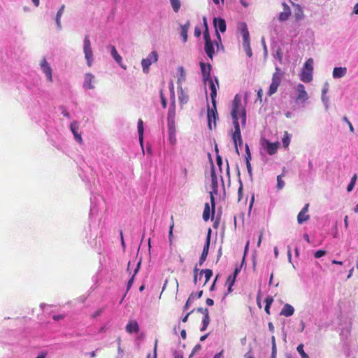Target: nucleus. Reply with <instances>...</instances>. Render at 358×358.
<instances>
[{
  "mask_svg": "<svg viewBox=\"0 0 358 358\" xmlns=\"http://www.w3.org/2000/svg\"><path fill=\"white\" fill-rule=\"evenodd\" d=\"M231 116H240L241 119V124L243 127L246 124V111L241 106V98L238 94H236L233 102Z\"/></svg>",
  "mask_w": 358,
  "mask_h": 358,
  "instance_id": "1",
  "label": "nucleus"
},
{
  "mask_svg": "<svg viewBox=\"0 0 358 358\" xmlns=\"http://www.w3.org/2000/svg\"><path fill=\"white\" fill-rule=\"evenodd\" d=\"M313 59L309 58L304 64L301 73L300 74V79L304 83H310L313 80Z\"/></svg>",
  "mask_w": 358,
  "mask_h": 358,
  "instance_id": "2",
  "label": "nucleus"
},
{
  "mask_svg": "<svg viewBox=\"0 0 358 358\" xmlns=\"http://www.w3.org/2000/svg\"><path fill=\"white\" fill-rule=\"evenodd\" d=\"M282 81V73L279 68H276V71L273 74L272 81L268 91V95L271 96L277 92L278 87Z\"/></svg>",
  "mask_w": 358,
  "mask_h": 358,
  "instance_id": "3",
  "label": "nucleus"
},
{
  "mask_svg": "<svg viewBox=\"0 0 358 358\" xmlns=\"http://www.w3.org/2000/svg\"><path fill=\"white\" fill-rule=\"evenodd\" d=\"M83 51L85 53V57L87 60L88 66H91L93 60V52L91 47V43L90 41L89 35H86L83 41Z\"/></svg>",
  "mask_w": 358,
  "mask_h": 358,
  "instance_id": "4",
  "label": "nucleus"
},
{
  "mask_svg": "<svg viewBox=\"0 0 358 358\" xmlns=\"http://www.w3.org/2000/svg\"><path fill=\"white\" fill-rule=\"evenodd\" d=\"M158 54L157 51H152L147 58H144L141 61V65L144 73H148L149 72L150 66L157 61Z\"/></svg>",
  "mask_w": 358,
  "mask_h": 358,
  "instance_id": "5",
  "label": "nucleus"
},
{
  "mask_svg": "<svg viewBox=\"0 0 358 358\" xmlns=\"http://www.w3.org/2000/svg\"><path fill=\"white\" fill-rule=\"evenodd\" d=\"M203 38L205 41V45H204L205 52L207 54L208 57L212 59L213 57L215 51H214L213 44L211 41V38H210V36L208 29H205V31L203 32Z\"/></svg>",
  "mask_w": 358,
  "mask_h": 358,
  "instance_id": "6",
  "label": "nucleus"
},
{
  "mask_svg": "<svg viewBox=\"0 0 358 358\" xmlns=\"http://www.w3.org/2000/svg\"><path fill=\"white\" fill-rule=\"evenodd\" d=\"M262 145L269 155H273L277 152L280 143L279 142L271 143L267 139H264Z\"/></svg>",
  "mask_w": 358,
  "mask_h": 358,
  "instance_id": "7",
  "label": "nucleus"
},
{
  "mask_svg": "<svg viewBox=\"0 0 358 358\" xmlns=\"http://www.w3.org/2000/svg\"><path fill=\"white\" fill-rule=\"evenodd\" d=\"M296 101L306 102L308 99V95L302 84H299L296 87Z\"/></svg>",
  "mask_w": 358,
  "mask_h": 358,
  "instance_id": "8",
  "label": "nucleus"
},
{
  "mask_svg": "<svg viewBox=\"0 0 358 358\" xmlns=\"http://www.w3.org/2000/svg\"><path fill=\"white\" fill-rule=\"evenodd\" d=\"M43 72L46 75L48 80L52 82V69L46 59L43 58L40 63Z\"/></svg>",
  "mask_w": 358,
  "mask_h": 358,
  "instance_id": "9",
  "label": "nucleus"
},
{
  "mask_svg": "<svg viewBox=\"0 0 358 358\" xmlns=\"http://www.w3.org/2000/svg\"><path fill=\"white\" fill-rule=\"evenodd\" d=\"M199 64H200L203 81L206 82L207 80L211 79V77H210L211 65L210 64H205L203 62H201Z\"/></svg>",
  "mask_w": 358,
  "mask_h": 358,
  "instance_id": "10",
  "label": "nucleus"
},
{
  "mask_svg": "<svg viewBox=\"0 0 358 358\" xmlns=\"http://www.w3.org/2000/svg\"><path fill=\"white\" fill-rule=\"evenodd\" d=\"M309 204L306 203L302 210L297 215V222L299 224H302L304 222L308 221L310 219V215L307 214L308 210Z\"/></svg>",
  "mask_w": 358,
  "mask_h": 358,
  "instance_id": "11",
  "label": "nucleus"
},
{
  "mask_svg": "<svg viewBox=\"0 0 358 358\" xmlns=\"http://www.w3.org/2000/svg\"><path fill=\"white\" fill-rule=\"evenodd\" d=\"M217 117V112L216 108V103H215V106H213V108L210 109L208 108V124L210 129H212V121L213 120L214 124L215 125V120Z\"/></svg>",
  "mask_w": 358,
  "mask_h": 358,
  "instance_id": "12",
  "label": "nucleus"
},
{
  "mask_svg": "<svg viewBox=\"0 0 358 358\" xmlns=\"http://www.w3.org/2000/svg\"><path fill=\"white\" fill-rule=\"evenodd\" d=\"M176 108L175 106H170L168 111L167 121L169 129L175 127Z\"/></svg>",
  "mask_w": 358,
  "mask_h": 358,
  "instance_id": "13",
  "label": "nucleus"
},
{
  "mask_svg": "<svg viewBox=\"0 0 358 358\" xmlns=\"http://www.w3.org/2000/svg\"><path fill=\"white\" fill-rule=\"evenodd\" d=\"M95 81V77L90 73H87L85 75L84 82H83V87L85 89H94V86L93 85V83Z\"/></svg>",
  "mask_w": 358,
  "mask_h": 358,
  "instance_id": "14",
  "label": "nucleus"
},
{
  "mask_svg": "<svg viewBox=\"0 0 358 358\" xmlns=\"http://www.w3.org/2000/svg\"><path fill=\"white\" fill-rule=\"evenodd\" d=\"M283 11L279 15L278 19L280 22L286 21L291 15V10L286 3H282Z\"/></svg>",
  "mask_w": 358,
  "mask_h": 358,
  "instance_id": "15",
  "label": "nucleus"
},
{
  "mask_svg": "<svg viewBox=\"0 0 358 358\" xmlns=\"http://www.w3.org/2000/svg\"><path fill=\"white\" fill-rule=\"evenodd\" d=\"M70 128H71V130L76 140L79 143L81 144L83 143V138H82L81 134L78 132V129H79L78 123L76 121L71 122V125H70Z\"/></svg>",
  "mask_w": 358,
  "mask_h": 358,
  "instance_id": "16",
  "label": "nucleus"
},
{
  "mask_svg": "<svg viewBox=\"0 0 358 358\" xmlns=\"http://www.w3.org/2000/svg\"><path fill=\"white\" fill-rule=\"evenodd\" d=\"M232 140L237 153H238V144L241 145L243 143L241 130H234L232 133Z\"/></svg>",
  "mask_w": 358,
  "mask_h": 358,
  "instance_id": "17",
  "label": "nucleus"
},
{
  "mask_svg": "<svg viewBox=\"0 0 358 358\" xmlns=\"http://www.w3.org/2000/svg\"><path fill=\"white\" fill-rule=\"evenodd\" d=\"M292 6L294 8V17L296 22H299L304 18V14L301 6L299 4L292 2Z\"/></svg>",
  "mask_w": 358,
  "mask_h": 358,
  "instance_id": "18",
  "label": "nucleus"
},
{
  "mask_svg": "<svg viewBox=\"0 0 358 358\" xmlns=\"http://www.w3.org/2000/svg\"><path fill=\"white\" fill-rule=\"evenodd\" d=\"M110 53L115 62L124 69H127V66L122 64V57L118 54L116 48L114 45H110Z\"/></svg>",
  "mask_w": 358,
  "mask_h": 358,
  "instance_id": "19",
  "label": "nucleus"
},
{
  "mask_svg": "<svg viewBox=\"0 0 358 358\" xmlns=\"http://www.w3.org/2000/svg\"><path fill=\"white\" fill-rule=\"evenodd\" d=\"M207 81H208L209 83V86L210 89V97L212 104L213 106H215V103H216L217 87L212 78L210 80H207Z\"/></svg>",
  "mask_w": 358,
  "mask_h": 358,
  "instance_id": "20",
  "label": "nucleus"
},
{
  "mask_svg": "<svg viewBox=\"0 0 358 358\" xmlns=\"http://www.w3.org/2000/svg\"><path fill=\"white\" fill-rule=\"evenodd\" d=\"M213 24H214V26L216 29H219V30L223 33L226 31V28H227V26H226V22L224 19L222 18H217V17H215L214 20H213Z\"/></svg>",
  "mask_w": 358,
  "mask_h": 358,
  "instance_id": "21",
  "label": "nucleus"
},
{
  "mask_svg": "<svg viewBox=\"0 0 358 358\" xmlns=\"http://www.w3.org/2000/svg\"><path fill=\"white\" fill-rule=\"evenodd\" d=\"M347 73L346 67H335L333 70L332 76L334 78H341Z\"/></svg>",
  "mask_w": 358,
  "mask_h": 358,
  "instance_id": "22",
  "label": "nucleus"
},
{
  "mask_svg": "<svg viewBox=\"0 0 358 358\" xmlns=\"http://www.w3.org/2000/svg\"><path fill=\"white\" fill-rule=\"evenodd\" d=\"M126 331L129 333H137L138 331V324L136 321L131 320L126 326Z\"/></svg>",
  "mask_w": 358,
  "mask_h": 358,
  "instance_id": "23",
  "label": "nucleus"
},
{
  "mask_svg": "<svg viewBox=\"0 0 358 358\" xmlns=\"http://www.w3.org/2000/svg\"><path fill=\"white\" fill-rule=\"evenodd\" d=\"M189 27H190L189 21H187V22L185 24H184L183 25H181L180 35L182 38L184 43H186L187 41V32H188V29H189Z\"/></svg>",
  "mask_w": 358,
  "mask_h": 358,
  "instance_id": "24",
  "label": "nucleus"
},
{
  "mask_svg": "<svg viewBox=\"0 0 358 358\" xmlns=\"http://www.w3.org/2000/svg\"><path fill=\"white\" fill-rule=\"evenodd\" d=\"M210 234H211V230H210V229H209L208 234H207L206 243L203 246V251H202L201 254H204V255H207L208 254V250H209V247H210Z\"/></svg>",
  "mask_w": 358,
  "mask_h": 358,
  "instance_id": "25",
  "label": "nucleus"
},
{
  "mask_svg": "<svg viewBox=\"0 0 358 358\" xmlns=\"http://www.w3.org/2000/svg\"><path fill=\"white\" fill-rule=\"evenodd\" d=\"M138 133L139 136V141L141 144H143V122L141 119H138Z\"/></svg>",
  "mask_w": 358,
  "mask_h": 358,
  "instance_id": "26",
  "label": "nucleus"
},
{
  "mask_svg": "<svg viewBox=\"0 0 358 358\" xmlns=\"http://www.w3.org/2000/svg\"><path fill=\"white\" fill-rule=\"evenodd\" d=\"M241 31V34L243 36V43H245L246 41H250L249 31H248L247 26L245 23L243 24Z\"/></svg>",
  "mask_w": 358,
  "mask_h": 358,
  "instance_id": "27",
  "label": "nucleus"
},
{
  "mask_svg": "<svg viewBox=\"0 0 358 358\" xmlns=\"http://www.w3.org/2000/svg\"><path fill=\"white\" fill-rule=\"evenodd\" d=\"M140 266H141V261H139L138 262V264H136V267L134 268V273L132 274L131 277L130 278V279L129 280V281L127 282V289H129L131 287V285L134 282V277H135L136 274L138 273V271L140 268Z\"/></svg>",
  "mask_w": 358,
  "mask_h": 358,
  "instance_id": "28",
  "label": "nucleus"
},
{
  "mask_svg": "<svg viewBox=\"0 0 358 358\" xmlns=\"http://www.w3.org/2000/svg\"><path fill=\"white\" fill-rule=\"evenodd\" d=\"M65 6L62 5L59 10L57 11V15H56V23L59 29H61V17L63 14Z\"/></svg>",
  "mask_w": 358,
  "mask_h": 358,
  "instance_id": "29",
  "label": "nucleus"
},
{
  "mask_svg": "<svg viewBox=\"0 0 358 358\" xmlns=\"http://www.w3.org/2000/svg\"><path fill=\"white\" fill-rule=\"evenodd\" d=\"M202 273H203L204 276H205V282H204V285H205L210 280V279L213 276V271L211 269L206 268V269H203L201 271V274H202Z\"/></svg>",
  "mask_w": 358,
  "mask_h": 358,
  "instance_id": "30",
  "label": "nucleus"
},
{
  "mask_svg": "<svg viewBox=\"0 0 358 358\" xmlns=\"http://www.w3.org/2000/svg\"><path fill=\"white\" fill-rule=\"evenodd\" d=\"M210 206H209V204L208 203H206L205 204L204 210L203 213V219L205 221H208L210 218Z\"/></svg>",
  "mask_w": 358,
  "mask_h": 358,
  "instance_id": "31",
  "label": "nucleus"
},
{
  "mask_svg": "<svg viewBox=\"0 0 358 358\" xmlns=\"http://www.w3.org/2000/svg\"><path fill=\"white\" fill-rule=\"evenodd\" d=\"M282 145L284 148H287L290 143V136L289 135L288 132L286 131L284 132V136L282 139Z\"/></svg>",
  "mask_w": 358,
  "mask_h": 358,
  "instance_id": "32",
  "label": "nucleus"
},
{
  "mask_svg": "<svg viewBox=\"0 0 358 358\" xmlns=\"http://www.w3.org/2000/svg\"><path fill=\"white\" fill-rule=\"evenodd\" d=\"M294 308L292 306L287 303L284 306L283 308L280 313H294Z\"/></svg>",
  "mask_w": 358,
  "mask_h": 358,
  "instance_id": "33",
  "label": "nucleus"
},
{
  "mask_svg": "<svg viewBox=\"0 0 358 358\" xmlns=\"http://www.w3.org/2000/svg\"><path fill=\"white\" fill-rule=\"evenodd\" d=\"M210 323V318H209V316L208 315H205L204 317L203 318V320H202V327L201 328V331H204L208 325Z\"/></svg>",
  "mask_w": 358,
  "mask_h": 358,
  "instance_id": "34",
  "label": "nucleus"
},
{
  "mask_svg": "<svg viewBox=\"0 0 358 358\" xmlns=\"http://www.w3.org/2000/svg\"><path fill=\"white\" fill-rule=\"evenodd\" d=\"M273 299L271 296H267L265 299L266 304H265V307H264V310L266 313H269L270 306H271V304L273 303Z\"/></svg>",
  "mask_w": 358,
  "mask_h": 358,
  "instance_id": "35",
  "label": "nucleus"
},
{
  "mask_svg": "<svg viewBox=\"0 0 358 358\" xmlns=\"http://www.w3.org/2000/svg\"><path fill=\"white\" fill-rule=\"evenodd\" d=\"M236 280L235 276L229 275L227 280V284L228 285V291L230 292L231 291V287L234 285Z\"/></svg>",
  "mask_w": 358,
  "mask_h": 358,
  "instance_id": "36",
  "label": "nucleus"
},
{
  "mask_svg": "<svg viewBox=\"0 0 358 358\" xmlns=\"http://www.w3.org/2000/svg\"><path fill=\"white\" fill-rule=\"evenodd\" d=\"M171 223L170 229H169V239L170 244H171L173 242V227H174L173 216L171 217Z\"/></svg>",
  "mask_w": 358,
  "mask_h": 358,
  "instance_id": "37",
  "label": "nucleus"
},
{
  "mask_svg": "<svg viewBox=\"0 0 358 358\" xmlns=\"http://www.w3.org/2000/svg\"><path fill=\"white\" fill-rule=\"evenodd\" d=\"M296 350L299 354L301 355V358H309L308 355L303 350V344L299 345Z\"/></svg>",
  "mask_w": 358,
  "mask_h": 358,
  "instance_id": "38",
  "label": "nucleus"
},
{
  "mask_svg": "<svg viewBox=\"0 0 358 358\" xmlns=\"http://www.w3.org/2000/svg\"><path fill=\"white\" fill-rule=\"evenodd\" d=\"M243 45L244 49L246 51L247 55L249 57H252V50H251L250 45V41H246L245 43H243Z\"/></svg>",
  "mask_w": 358,
  "mask_h": 358,
  "instance_id": "39",
  "label": "nucleus"
},
{
  "mask_svg": "<svg viewBox=\"0 0 358 358\" xmlns=\"http://www.w3.org/2000/svg\"><path fill=\"white\" fill-rule=\"evenodd\" d=\"M172 8L175 12H178L180 8V2L179 0H170Z\"/></svg>",
  "mask_w": 358,
  "mask_h": 358,
  "instance_id": "40",
  "label": "nucleus"
},
{
  "mask_svg": "<svg viewBox=\"0 0 358 358\" xmlns=\"http://www.w3.org/2000/svg\"><path fill=\"white\" fill-rule=\"evenodd\" d=\"M284 175H279L277 177V188L280 189H282L285 186V182L282 180V177Z\"/></svg>",
  "mask_w": 358,
  "mask_h": 358,
  "instance_id": "41",
  "label": "nucleus"
},
{
  "mask_svg": "<svg viewBox=\"0 0 358 358\" xmlns=\"http://www.w3.org/2000/svg\"><path fill=\"white\" fill-rule=\"evenodd\" d=\"M233 120V124L234 127V130H241L240 125L238 122V118L240 116H231Z\"/></svg>",
  "mask_w": 358,
  "mask_h": 358,
  "instance_id": "42",
  "label": "nucleus"
},
{
  "mask_svg": "<svg viewBox=\"0 0 358 358\" xmlns=\"http://www.w3.org/2000/svg\"><path fill=\"white\" fill-rule=\"evenodd\" d=\"M212 178V184L213 186V188L215 189V193L217 192V178L214 172H212L211 174Z\"/></svg>",
  "mask_w": 358,
  "mask_h": 358,
  "instance_id": "43",
  "label": "nucleus"
},
{
  "mask_svg": "<svg viewBox=\"0 0 358 358\" xmlns=\"http://www.w3.org/2000/svg\"><path fill=\"white\" fill-rule=\"evenodd\" d=\"M210 203L212 206V214L213 215L215 214V198L212 192H210Z\"/></svg>",
  "mask_w": 358,
  "mask_h": 358,
  "instance_id": "44",
  "label": "nucleus"
},
{
  "mask_svg": "<svg viewBox=\"0 0 358 358\" xmlns=\"http://www.w3.org/2000/svg\"><path fill=\"white\" fill-rule=\"evenodd\" d=\"M326 253H327V252L325 250H320L315 252L314 256L315 258H320L322 256H324V255H326Z\"/></svg>",
  "mask_w": 358,
  "mask_h": 358,
  "instance_id": "45",
  "label": "nucleus"
},
{
  "mask_svg": "<svg viewBox=\"0 0 358 358\" xmlns=\"http://www.w3.org/2000/svg\"><path fill=\"white\" fill-rule=\"evenodd\" d=\"M180 76L178 78V82L184 81L185 80V73L182 67H180Z\"/></svg>",
  "mask_w": 358,
  "mask_h": 358,
  "instance_id": "46",
  "label": "nucleus"
},
{
  "mask_svg": "<svg viewBox=\"0 0 358 358\" xmlns=\"http://www.w3.org/2000/svg\"><path fill=\"white\" fill-rule=\"evenodd\" d=\"M157 341H155L153 355H151L150 354L148 355L147 358H157Z\"/></svg>",
  "mask_w": 358,
  "mask_h": 358,
  "instance_id": "47",
  "label": "nucleus"
},
{
  "mask_svg": "<svg viewBox=\"0 0 358 358\" xmlns=\"http://www.w3.org/2000/svg\"><path fill=\"white\" fill-rule=\"evenodd\" d=\"M194 299V296H193V294H192L188 298L187 302H186V304L185 306V310H187L188 309V307L190 306L191 303L192 302V301Z\"/></svg>",
  "mask_w": 358,
  "mask_h": 358,
  "instance_id": "48",
  "label": "nucleus"
},
{
  "mask_svg": "<svg viewBox=\"0 0 358 358\" xmlns=\"http://www.w3.org/2000/svg\"><path fill=\"white\" fill-rule=\"evenodd\" d=\"M170 130L171 131L170 133V141L172 144H174L176 142V138H175V135H174V128L172 129H170Z\"/></svg>",
  "mask_w": 358,
  "mask_h": 358,
  "instance_id": "49",
  "label": "nucleus"
},
{
  "mask_svg": "<svg viewBox=\"0 0 358 358\" xmlns=\"http://www.w3.org/2000/svg\"><path fill=\"white\" fill-rule=\"evenodd\" d=\"M117 353L118 355L117 358H122L124 355V350L122 349L121 346H117Z\"/></svg>",
  "mask_w": 358,
  "mask_h": 358,
  "instance_id": "50",
  "label": "nucleus"
},
{
  "mask_svg": "<svg viewBox=\"0 0 358 358\" xmlns=\"http://www.w3.org/2000/svg\"><path fill=\"white\" fill-rule=\"evenodd\" d=\"M207 256V255L201 254L199 262L200 266H201L203 264V262L206 260Z\"/></svg>",
  "mask_w": 358,
  "mask_h": 358,
  "instance_id": "51",
  "label": "nucleus"
},
{
  "mask_svg": "<svg viewBox=\"0 0 358 358\" xmlns=\"http://www.w3.org/2000/svg\"><path fill=\"white\" fill-rule=\"evenodd\" d=\"M134 266H135L134 262H131L130 261L128 262L127 271L128 272H129V274H131V272H130L131 268H134Z\"/></svg>",
  "mask_w": 358,
  "mask_h": 358,
  "instance_id": "52",
  "label": "nucleus"
},
{
  "mask_svg": "<svg viewBox=\"0 0 358 358\" xmlns=\"http://www.w3.org/2000/svg\"><path fill=\"white\" fill-rule=\"evenodd\" d=\"M47 355H48L47 352L43 351V352H39L38 356L36 358H46Z\"/></svg>",
  "mask_w": 358,
  "mask_h": 358,
  "instance_id": "53",
  "label": "nucleus"
},
{
  "mask_svg": "<svg viewBox=\"0 0 358 358\" xmlns=\"http://www.w3.org/2000/svg\"><path fill=\"white\" fill-rule=\"evenodd\" d=\"M201 30L199 29V27H195V29H194V36L196 37H199L201 36Z\"/></svg>",
  "mask_w": 358,
  "mask_h": 358,
  "instance_id": "54",
  "label": "nucleus"
},
{
  "mask_svg": "<svg viewBox=\"0 0 358 358\" xmlns=\"http://www.w3.org/2000/svg\"><path fill=\"white\" fill-rule=\"evenodd\" d=\"M244 357H245V358H255L251 350H250L247 353H245Z\"/></svg>",
  "mask_w": 358,
  "mask_h": 358,
  "instance_id": "55",
  "label": "nucleus"
},
{
  "mask_svg": "<svg viewBox=\"0 0 358 358\" xmlns=\"http://www.w3.org/2000/svg\"><path fill=\"white\" fill-rule=\"evenodd\" d=\"M327 90H328L327 87H324L322 90V99L323 101H324V99H327V98L325 96V94L327 92Z\"/></svg>",
  "mask_w": 358,
  "mask_h": 358,
  "instance_id": "56",
  "label": "nucleus"
},
{
  "mask_svg": "<svg viewBox=\"0 0 358 358\" xmlns=\"http://www.w3.org/2000/svg\"><path fill=\"white\" fill-rule=\"evenodd\" d=\"M271 343H272V349H277L276 344H275V339L274 336H273L271 337Z\"/></svg>",
  "mask_w": 358,
  "mask_h": 358,
  "instance_id": "57",
  "label": "nucleus"
},
{
  "mask_svg": "<svg viewBox=\"0 0 358 358\" xmlns=\"http://www.w3.org/2000/svg\"><path fill=\"white\" fill-rule=\"evenodd\" d=\"M246 166H247V169H248L249 174L251 176L252 175V167H251L250 162L246 163Z\"/></svg>",
  "mask_w": 358,
  "mask_h": 358,
  "instance_id": "58",
  "label": "nucleus"
},
{
  "mask_svg": "<svg viewBox=\"0 0 358 358\" xmlns=\"http://www.w3.org/2000/svg\"><path fill=\"white\" fill-rule=\"evenodd\" d=\"M217 164L220 166L222 165V157L220 155L216 157Z\"/></svg>",
  "mask_w": 358,
  "mask_h": 358,
  "instance_id": "59",
  "label": "nucleus"
},
{
  "mask_svg": "<svg viewBox=\"0 0 358 358\" xmlns=\"http://www.w3.org/2000/svg\"><path fill=\"white\" fill-rule=\"evenodd\" d=\"M222 357H223V350L215 354L213 357V358H222Z\"/></svg>",
  "mask_w": 358,
  "mask_h": 358,
  "instance_id": "60",
  "label": "nucleus"
},
{
  "mask_svg": "<svg viewBox=\"0 0 358 358\" xmlns=\"http://www.w3.org/2000/svg\"><path fill=\"white\" fill-rule=\"evenodd\" d=\"M354 186H355L354 184H352V182H350V184L347 187V191L348 192H351L352 190V189L354 188Z\"/></svg>",
  "mask_w": 358,
  "mask_h": 358,
  "instance_id": "61",
  "label": "nucleus"
},
{
  "mask_svg": "<svg viewBox=\"0 0 358 358\" xmlns=\"http://www.w3.org/2000/svg\"><path fill=\"white\" fill-rule=\"evenodd\" d=\"M161 99H162V105L163 108H165L166 107V99L162 95L161 96Z\"/></svg>",
  "mask_w": 358,
  "mask_h": 358,
  "instance_id": "62",
  "label": "nucleus"
},
{
  "mask_svg": "<svg viewBox=\"0 0 358 358\" xmlns=\"http://www.w3.org/2000/svg\"><path fill=\"white\" fill-rule=\"evenodd\" d=\"M213 303H214V301H213V300L212 299L208 298L206 299V304L208 306H213Z\"/></svg>",
  "mask_w": 358,
  "mask_h": 358,
  "instance_id": "63",
  "label": "nucleus"
},
{
  "mask_svg": "<svg viewBox=\"0 0 358 358\" xmlns=\"http://www.w3.org/2000/svg\"><path fill=\"white\" fill-rule=\"evenodd\" d=\"M354 13L356 14V15H358V3H357L355 6H354Z\"/></svg>",
  "mask_w": 358,
  "mask_h": 358,
  "instance_id": "64",
  "label": "nucleus"
}]
</instances>
